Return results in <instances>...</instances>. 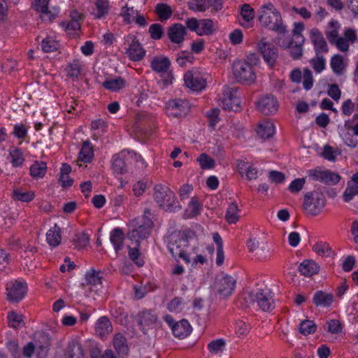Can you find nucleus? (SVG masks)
<instances>
[{
	"label": "nucleus",
	"instance_id": "72a5a7b5",
	"mask_svg": "<svg viewBox=\"0 0 358 358\" xmlns=\"http://www.w3.org/2000/svg\"><path fill=\"white\" fill-rule=\"evenodd\" d=\"M102 85L106 90L116 92L125 87L126 81L122 77H118L115 79L104 81Z\"/></svg>",
	"mask_w": 358,
	"mask_h": 358
},
{
	"label": "nucleus",
	"instance_id": "e433bc0d",
	"mask_svg": "<svg viewBox=\"0 0 358 358\" xmlns=\"http://www.w3.org/2000/svg\"><path fill=\"white\" fill-rule=\"evenodd\" d=\"M47 171V165L44 162H35L30 167V174L35 178H43Z\"/></svg>",
	"mask_w": 358,
	"mask_h": 358
},
{
	"label": "nucleus",
	"instance_id": "774afa93",
	"mask_svg": "<svg viewBox=\"0 0 358 358\" xmlns=\"http://www.w3.org/2000/svg\"><path fill=\"white\" fill-rule=\"evenodd\" d=\"M148 187V181L139 180L133 186V192L136 196L143 195Z\"/></svg>",
	"mask_w": 358,
	"mask_h": 358
},
{
	"label": "nucleus",
	"instance_id": "bb28decb",
	"mask_svg": "<svg viewBox=\"0 0 358 358\" xmlns=\"http://www.w3.org/2000/svg\"><path fill=\"white\" fill-rule=\"evenodd\" d=\"M186 103L182 100H173L167 105V110L169 115L181 116L186 113Z\"/></svg>",
	"mask_w": 358,
	"mask_h": 358
},
{
	"label": "nucleus",
	"instance_id": "f704fd0d",
	"mask_svg": "<svg viewBox=\"0 0 358 358\" xmlns=\"http://www.w3.org/2000/svg\"><path fill=\"white\" fill-rule=\"evenodd\" d=\"M83 351L80 345L74 341H71L68 344L66 358H83Z\"/></svg>",
	"mask_w": 358,
	"mask_h": 358
},
{
	"label": "nucleus",
	"instance_id": "f8f14e48",
	"mask_svg": "<svg viewBox=\"0 0 358 358\" xmlns=\"http://www.w3.org/2000/svg\"><path fill=\"white\" fill-rule=\"evenodd\" d=\"M166 34L171 43L180 47L187 35V27L182 24H173L168 28Z\"/></svg>",
	"mask_w": 358,
	"mask_h": 358
},
{
	"label": "nucleus",
	"instance_id": "052dcab7",
	"mask_svg": "<svg viewBox=\"0 0 358 358\" xmlns=\"http://www.w3.org/2000/svg\"><path fill=\"white\" fill-rule=\"evenodd\" d=\"M167 308L171 312L180 313L183 308V303L182 299L175 297L169 303Z\"/></svg>",
	"mask_w": 358,
	"mask_h": 358
},
{
	"label": "nucleus",
	"instance_id": "2eb2a0df",
	"mask_svg": "<svg viewBox=\"0 0 358 358\" xmlns=\"http://www.w3.org/2000/svg\"><path fill=\"white\" fill-rule=\"evenodd\" d=\"M259 50L263 55L265 62L271 66H273L278 57L277 48L271 43L261 41L258 44Z\"/></svg>",
	"mask_w": 358,
	"mask_h": 358
},
{
	"label": "nucleus",
	"instance_id": "de8ad7c7",
	"mask_svg": "<svg viewBox=\"0 0 358 358\" xmlns=\"http://www.w3.org/2000/svg\"><path fill=\"white\" fill-rule=\"evenodd\" d=\"M59 45L58 42L50 37L43 38L41 42V48L45 52H52L56 51L59 48Z\"/></svg>",
	"mask_w": 358,
	"mask_h": 358
},
{
	"label": "nucleus",
	"instance_id": "603ef678",
	"mask_svg": "<svg viewBox=\"0 0 358 358\" xmlns=\"http://www.w3.org/2000/svg\"><path fill=\"white\" fill-rule=\"evenodd\" d=\"M197 162L202 169H210L215 166V160L209 157L206 153L201 154L197 158Z\"/></svg>",
	"mask_w": 358,
	"mask_h": 358
},
{
	"label": "nucleus",
	"instance_id": "a18cd8bd",
	"mask_svg": "<svg viewBox=\"0 0 358 358\" xmlns=\"http://www.w3.org/2000/svg\"><path fill=\"white\" fill-rule=\"evenodd\" d=\"M42 343L38 344L36 342V350H37V355L39 358H45L48 350H49V346H50V341L49 338L47 336H42Z\"/></svg>",
	"mask_w": 358,
	"mask_h": 358
},
{
	"label": "nucleus",
	"instance_id": "f03ea898",
	"mask_svg": "<svg viewBox=\"0 0 358 358\" xmlns=\"http://www.w3.org/2000/svg\"><path fill=\"white\" fill-rule=\"evenodd\" d=\"M153 197L158 206L165 211L175 212L181 209L175 193L166 185L162 184L155 185Z\"/></svg>",
	"mask_w": 358,
	"mask_h": 358
},
{
	"label": "nucleus",
	"instance_id": "79ce46f5",
	"mask_svg": "<svg viewBox=\"0 0 358 358\" xmlns=\"http://www.w3.org/2000/svg\"><path fill=\"white\" fill-rule=\"evenodd\" d=\"M90 242V236L85 232L77 233L73 239V243L76 248L83 249L85 248Z\"/></svg>",
	"mask_w": 358,
	"mask_h": 358
},
{
	"label": "nucleus",
	"instance_id": "b1692460",
	"mask_svg": "<svg viewBox=\"0 0 358 358\" xmlns=\"http://www.w3.org/2000/svg\"><path fill=\"white\" fill-rule=\"evenodd\" d=\"M173 335L179 338H185L191 331V326L186 320H182L172 325Z\"/></svg>",
	"mask_w": 358,
	"mask_h": 358
},
{
	"label": "nucleus",
	"instance_id": "864d4df0",
	"mask_svg": "<svg viewBox=\"0 0 358 358\" xmlns=\"http://www.w3.org/2000/svg\"><path fill=\"white\" fill-rule=\"evenodd\" d=\"M10 162L13 166L17 167L22 166L24 162V157L22 151L19 149H15L10 152Z\"/></svg>",
	"mask_w": 358,
	"mask_h": 358
},
{
	"label": "nucleus",
	"instance_id": "7c9ffc66",
	"mask_svg": "<svg viewBox=\"0 0 358 358\" xmlns=\"http://www.w3.org/2000/svg\"><path fill=\"white\" fill-rule=\"evenodd\" d=\"M113 346L119 355H126L128 351L126 338L120 333L116 334L113 338Z\"/></svg>",
	"mask_w": 358,
	"mask_h": 358
},
{
	"label": "nucleus",
	"instance_id": "69168bd1",
	"mask_svg": "<svg viewBox=\"0 0 358 358\" xmlns=\"http://www.w3.org/2000/svg\"><path fill=\"white\" fill-rule=\"evenodd\" d=\"M335 24H331L326 31V36L331 44L334 43L341 36L338 34V29L334 26Z\"/></svg>",
	"mask_w": 358,
	"mask_h": 358
},
{
	"label": "nucleus",
	"instance_id": "0eeeda50",
	"mask_svg": "<svg viewBox=\"0 0 358 358\" xmlns=\"http://www.w3.org/2000/svg\"><path fill=\"white\" fill-rule=\"evenodd\" d=\"M7 299L12 303L22 300L27 292V285L25 281L15 280L7 284Z\"/></svg>",
	"mask_w": 358,
	"mask_h": 358
},
{
	"label": "nucleus",
	"instance_id": "e2e57ef3",
	"mask_svg": "<svg viewBox=\"0 0 358 358\" xmlns=\"http://www.w3.org/2000/svg\"><path fill=\"white\" fill-rule=\"evenodd\" d=\"M313 85L312 72L308 69H305L303 74V87L305 90H309Z\"/></svg>",
	"mask_w": 358,
	"mask_h": 358
},
{
	"label": "nucleus",
	"instance_id": "2f4dec72",
	"mask_svg": "<svg viewBox=\"0 0 358 358\" xmlns=\"http://www.w3.org/2000/svg\"><path fill=\"white\" fill-rule=\"evenodd\" d=\"M170 66V61L166 57H155L151 62V67L153 71L158 73L167 71Z\"/></svg>",
	"mask_w": 358,
	"mask_h": 358
},
{
	"label": "nucleus",
	"instance_id": "f3484780",
	"mask_svg": "<svg viewBox=\"0 0 358 358\" xmlns=\"http://www.w3.org/2000/svg\"><path fill=\"white\" fill-rule=\"evenodd\" d=\"M235 286V280L231 276L226 275L217 282V289L220 295L228 297L234 292Z\"/></svg>",
	"mask_w": 358,
	"mask_h": 358
},
{
	"label": "nucleus",
	"instance_id": "1a4fd4ad",
	"mask_svg": "<svg viewBox=\"0 0 358 358\" xmlns=\"http://www.w3.org/2000/svg\"><path fill=\"white\" fill-rule=\"evenodd\" d=\"M152 225V220L148 215H143L138 227L128 234L129 238L131 240L147 238L150 234Z\"/></svg>",
	"mask_w": 358,
	"mask_h": 358
},
{
	"label": "nucleus",
	"instance_id": "4468645a",
	"mask_svg": "<svg viewBox=\"0 0 358 358\" xmlns=\"http://www.w3.org/2000/svg\"><path fill=\"white\" fill-rule=\"evenodd\" d=\"M309 176L313 180L324 182L329 185H334L337 184L341 179L338 174L328 171H310Z\"/></svg>",
	"mask_w": 358,
	"mask_h": 358
},
{
	"label": "nucleus",
	"instance_id": "680f3d73",
	"mask_svg": "<svg viewBox=\"0 0 358 358\" xmlns=\"http://www.w3.org/2000/svg\"><path fill=\"white\" fill-rule=\"evenodd\" d=\"M312 66L314 70L320 73L325 66V59L322 55H316V57L311 59Z\"/></svg>",
	"mask_w": 358,
	"mask_h": 358
},
{
	"label": "nucleus",
	"instance_id": "7ed1b4c3",
	"mask_svg": "<svg viewBox=\"0 0 358 358\" xmlns=\"http://www.w3.org/2000/svg\"><path fill=\"white\" fill-rule=\"evenodd\" d=\"M273 292L267 288H259L257 290L244 294V300L248 304H257L264 312H270L275 308Z\"/></svg>",
	"mask_w": 358,
	"mask_h": 358
},
{
	"label": "nucleus",
	"instance_id": "c03bdc74",
	"mask_svg": "<svg viewBox=\"0 0 358 358\" xmlns=\"http://www.w3.org/2000/svg\"><path fill=\"white\" fill-rule=\"evenodd\" d=\"M357 194H358V185H357L355 182L349 181L347 184V187L343 194V200L345 202H349Z\"/></svg>",
	"mask_w": 358,
	"mask_h": 358
},
{
	"label": "nucleus",
	"instance_id": "338daca9",
	"mask_svg": "<svg viewBox=\"0 0 358 358\" xmlns=\"http://www.w3.org/2000/svg\"><path fill=\"white\" fill-rule=\"evenodd\" d=\"M149 33L152 38L158 40L163 35V29L159 24H152L149 28Z\"/></svg>",
	"mask_w": 358,
	"mask_h": 358
},
{
	"label": "nucleus",
	"instance_id": "3c124183",
	"mask_svg": "<svg viewBox=\"0 0 358 358\" xmlns=\"http://www.w3.org/2000/svg\"><path fill=\"white\" fill-rule=\"evenodd\" d=\"M85 280L87 285H96L101 283L100 273L95 270H90L85 274Z\"/></svg>",
	"mask_w": 358,
	"mask_h": 358
},
{
	"label": "nucleus",
	"instance_id": "a19ab883",
	"mask_svg": "<svg viewBox=\"0 0 358 358\" xmlns=\"http://www.w3.org/2000/svg\"><path fill=\"white\" fill-rule=\"evenodd\" d=\"M81 64L78 59H73L69 62L66 68V71L69 77L76 78L80 74Z\"/></svg>",
	"mask_w": 358,
	"mask_h": 358
},
{
	"label": "nucleus",
	"instance_id": "f257e3e1",
	"mask_svg": "<svg viewBox=\"0 0 358 358\" xmlns=\"http://www.w3.org/2000/svg\"><path fill=\"white\" fill-rule=\"evenodd\" d=\"M270 29L278 33V43L283 48H289L291 57L297 59L302 56V45L304 43V38L302 31L304 29L303 24H295L292 30V38H286V27L283 24H273Z\"/></svg>",
	"mask_w": 358,
	"mask_h": 358
},
{
	"label": "nucleus",
	"instance_id": "39448f33",
	"mask_svg": "<svg viewBox=\"0 0 358 358\" xmlns=\"http://www.w3.org/2000/svg\"><path fill=\"white\" fill-rule=\"evenodd\" d=\"M325 203L326 199L323 193L309 192L304 195L303 209L306 214L315 216L321 212Z\"/></svg>",
	"mask_w": 358,
	"mask_h": 358
},
{
	"label": "nucleus",
	"instance_id": "6ab92c4d",
	"mask_svg": "<svg viewBox=\"0 0 358 358\" xmlns=\"http://www.w3.org/2000/svg\"><path fill=\"white\" fill-rule=\"evenodd\" d=\"M126 153L130 154L129 151L123 150L120 153L116 154L113 157L112 169L115 174H124L127 171L125 163Z\"/></svg>",
	"mask_w": 358,
	"mask_h": 358
},
{
	"label": "nucleus",
	"instance_id": "a878e982",
	"mask_svg": "<svg viewBox=\"0 0 358 358\" xmlns=\"http://www.w3.org/2000/svg\"><path fill=\"white\" fill-rule=\"evenodd\" d=\"M124 240V234L120 228H115L111 231L110 241L113 244L116 253H118V252L123 248Z\"/></svg>",
	"mask_w": 358,
	"mask_h": 358
},
{
	"label": "nucleus",
	"instance_id": "9b49d317",
	"mask_svg": "<svg viewBox=\"0 0 358 358\" xmlns=\"http://www.w3.org/2000/svg\"><path fill=\"white\" fill-rule=\"evenodd\" d=\"M185 85L193 91H201L206 87V80L197 71H191L184 75Z\"/></svg>",
	"mask_w": 358,
	"mask_h": 358
},
{
	"label": "nucleus",
	"instance_id": "aec40b11",
	"mask_svg": "<svg viewBox=\"0 0 358 358\" xmlns=\"http://www.w3.org/2000/svg\"><path fill=\"white\" fill-rule=\"evenodd\" d=\"M312 34V41L316 55L327 53L329 48L322 34L318 31H313Z\"/></svg>",
	"mask_w": 358,
	"mask_h": 358
},
{
	"label": "nucleus",
	"instance_id": "423d86ee",
	"mask_svg": "<svg viewBox=\"0 0 358 358\" xmlns=\"http://www.w3.org/2000/svg\"><path fill=\"white\" fill-rule=\"evenodd\" d=\"M237 88L226 87L223 91V96L220 106L224 110L237 112L240 110V99L237 96Z\"/></svg>",
	"mask_w": 358,
	"mask_h": 358
},
{
	"label": "nucleus",
	"instance_id": "473e14b6",
	"mask_svg": "<svg viewBox=\"0 0 358 358\" xmlns=\"http://www.w3.org/2000/svg\"><path fill=\"white\" fill-rule=\"evenodd\" d=\"M94 156L92 146L89 141L83 143V147L79 153V159L83 162L89 163Z\"/></svg>",
	"mask_w": 358,
	"mask_h": 358
},
{
	"label": "nucleus",
	"instance_id": "5701e85b",
	"mask_svg": "<svg viewBox=\"0 0 358 358\" xmlns=\"http://www.w3.org/2000/svg\"><path fill=\"white\" fill-rule=\"evenodd\" d=\"M187 27L199 36H208L214 34L217 27L214 24H187Z\"/></svg>",
	"mask_w": 358,
	"mask_h": 358
},
{
	"label": "nucleus",
	"instance_id": "dca6fc26",
	"mask_svg": "<svg viewBox=\"0 0 358 358\" xmlns=\"http://www.w3.org/2000/svg\"><path fill=\"white\" fill-rule=\"evenodd\" d=\"M187 247V240L179 236H173L171 237L168 244V249L173 257L178 258L179 255Z\"/></svg>",
	"mask_w": 358,
	"mask_h": 358
},
{
	"label": "nucleus",
	"instance_id": "9d476101",
	"mask_svg": "<svg viewBox=\"0 0 358 358\" xmlns=\"http://www.w3.org/2000/svg\"><path fill=\"white\" fill-rule=\"evenodd\" d=\"M121 15L127 22H145V18L143 14L137 10L132 1H129L125 6L122 7Z\"/></svg>",
	"mask_w": 358,
	"mask_h": 358
},
{
	"label": "nucleus",
	"instance_id": "4c0bfd02",
	"mask_svg": "<svg viewBox=\"0 0 358 358\" xmlns=\"http://www.w3.org/2000/svg\"><path fill=\"white\" fill-rule=\"evenodd\" d=\"M238 211V205L235 202L229 204L225 214V219L229 224H235L238 222L239 219Z\"/></svg>",
	"mask_w": 358,
	"mask_h": 358
},
{
	"label": "nucleus",
	"instance_id": "20e7f679",
	"mask_svg": "<svg viewBox=\"0 0 358 358\" xmlns=\"http://www.w3.org/2000/svg\"><path fill=\"white\" fill-rule=\"evenodd\" d=\"M232 73L237 82L241 83L250 85L256 80L253 66L244 60H237L233 63Z\"/></svg>",
	"mask_w": 358,
	"mask_h": 358
},
{
	"label": "nucleus",
	"instance_id": "4d7b16f0",
	"mask_svg": "<svg viewBox=\"0 0 358 358\" xmlns=\"http://www.w3.org/2000/svg\"><path fill=\"white\" fill-rule=\"evenodd\" d=\"M224 346L225 341L223 339L213 341L208 345L210 352L213 354H218L222 352Z\"/></svg>",
	"mask_w": 358,
	"mask_h": 358
},
{
	"label": "nucleus",
	"instance_id": "8fccbe9b",
	"mask_svg": "<svg viewBox=\"0 0 358 358\" xmlns=\"http://www.w3.org/2000/svg\"><path fill=\"white\" fill-rule=\"evenodd\" d=\"M201 209V206L199 203L196 199L193 197L191 199L188 204L186 212L188 213L187 217H194L198 215Z\"/></svg>",
	"mask_w": 358,
	"mask_h": 358
},
{
	"label": "nucleus",
	"instance_id": "6e6552de",
	"mask_svg": "<svg viewBox=\"0 0 358 358\" xmlns=\"http://www.w3.org/2000/svg\"><path fill=\"white\" fill-rule=\"evenodd\" d=\"M257 19L261 22H280L282 17L280 12L271 3H266L258 10Z\"/></svg>",
	"mask_w": 358,
	"mask_h": 358
},
{
	"label": "nucleus",
	"instance_id": "49530a36",
	"mask_svg": "<svg viewBox=\"0 0 358 358\" xmlns=\"http://www.w3.org/2000/svg\"><path fill=\"white\" fill-rule=\"evenodd\" d=\"M313 250L319 255L322 257L331 256L332 251L329 245L326 242H319L313 247Z\"/></svg>",
	"mask_w": 358,
	"mask_h": 358
},
{
	"label": "nucleus",
	"instance_id": "c756f323",
	"mask_svg": "<svg viewBox=\"0 0 358 358\" xmlns=\"http://www.w3.org/2000/svg\"><path fill=\"white\" fill-rule=\"evenodd\" d=\"M46 240L50 246L56 247L59 245L61 242L60 228L57 224L48 231Z\"/></svg>",
	"mask_w": 358,
	"mask_h": 358
},
{
	"label": "nucleus",
	"instance_id": "cd10ccee",
	"mask_svg": "<svg viewBox=\"0 0 358 358\" xmlns=\"http://www.w3.org/2000/svg\"><path fill=\"white\" fill-rule=\"evenodd\" d=\"M35 197V194L33 191L25 190L22 188H15L13 191L12 198L15 201L22 202H30Z\"/></svg>",
	"mask_w": 358,
	"mask_h": 358
},
{
	"label": "nucleus",
	"instance_id": "393cba45",
	"mask_svg": "<svg viewBox=\"0 0 358 358\" xmlns=\"http://www.w3.org/2000/svg\"><path fill=\"white\" fill-rule=\"evenodd\" d=\"M257 135L262 139H268L275 134V127L273 122L266 120L260 123L257 129Z\"/></svg>",
	"mask_w": 358,
	"mask_h": 358
},
{
	"label": "nucleus",
	"instance_id": "58836bf2",
	"mask_svg": "<svg viewBox=\"0 0 358 358\" xmlns=\"http://www.w3.org/2000/svg\"><path fill=\"white\" fill-rule=\"evenodd\" d=\"M330 65L333 71L336 74H342L345 69L343 56L338 54L334 55L331 57Z\"/></svg>",
	"mask_w": 358,
	"mask_h": 358
},
{
	"label": "nucleus",
	"instance_id": "4be33fe9",
	"mask_svg": "<svg viewBox=\"0 0 358 358\" xmlns=\"http://www.w3.org/2000/svg\"><path fill=\"white\" fill-rule=\"evenodd\" d=\"M313 301L316 306L327 308L333 303L334 296L330 293L320 290L315 293Z\"/></svg>",
	"mask_w": 358,
	"mask_h": 358
},
{
	"label": "nucleus",
	"instance_id": "c9c22d12",
	"mask_svg": "<svg viewBox=\"0 0 358 358\" xmlns=\"http://www.w3.org/2000/svg\"><path fill=\"white\" fill-rule=\"evenodd\" d=\"M130 40L131 43H129V47L126 49V54L131 61L137 62L138 59L137 58V52L141 44L132 36L127 37V41L129 42Z\"/></svg>",
	"mask_w": 358,
	"mask_h": 358
},
{
	"label": "nucleus",
	"instance_id": "0e129e2a",
	"mask_svg": "<svg viewBox=\"0 0 358 358\" xmlns=\"http://www.w3.org/2000/svg\"><path fill=\"white\" fill-rule=\"evenodd\" d=\"M306 182L305 178H296L294 180L290 185H289L288 189L294 194L298 193L300 192Z\"/></svg>",
	"mask_w": 358,
	"mask_h": 358
},
{
	"label": "nucleus",
	"instance_id": "412c9836",
	"mask_svg": "<svg viewBox=\"0 0 358 358\" xmlns=\"http://www.w3.org/2000/svg\"><path fill=\"white\" fill-rule=\"evenodd\" d=\"M237 169L241 176L243 177L245 175L249 180H255L258 177V170L252 166H248L243 160L237 161Z\"/></svg>",
	"mask_w": 358,
	"mask_h": 358
},
{
	"label": "nucleus",
	"instance_id": "c85d7f7f",
	"mask_svg": "<svg viewBox=\"0 0 358 358\" xmlns=\"http://www.w3.org/2000/svg\"><path fill=\"white\" fill-rule=\"evenodd\" d=\"M299 271L305 276H311L318 272L319 266L313 260H306L299 265Z\"/></svg>",
	"mask_w": 358,
	"mask_h": 358
},
{
	"label": "nucleus",
	"instance_id": "5fc2aeb1",
	"mask_svg": "<svg viewBox=\"0 0 358 358\" xmlns=\"http://www.w3.org/2000/svg\"><path fill=\"white\" fill-rule=\"evenodd\" d=\"M140 246V242L139 241H136V247L131 248V247H129V257L130 259L135 262V263L138 266H142L144 264V262L142 259H138V257L140 255L138 248Z\"/></svg>",
	"mask_w": 358,
	"mask_h": 358
},
{
	"label": "nucleus",
	"instance_id": "ddd939ff",
	"mask_svg": "<svg viewBox=\"0 0 358 358\" xmlns=\"http://www.w3.org/2000/svg\"><path fill=\"white\" fill-rule=\"evenodd\" d=\"M258 110L265 115L275 113L278 109V103L272 95H265L257 102Z\"/></svg>",
	"mask_w": 358,
	"mask_h": 358
},
{
	"label": "nucleus",
	"instance_id": "a211bd4d",
	"mask_svg": "<svg viewBox=\"0 0 358 358\" xmlns=\"http://www.w3.org/2000/svg\"><path fill=\"white\" fill-rule=\"evenodd\" d=\"M113 331V326L110 320L103 316L99 318L95 324L96 334L102 339L106 338Z\"/></svg>",
	"mask_w": 358,
	"mask_h": 358
},
{
	"label": "nucleus",
	"instance_id": "ea45409f",
	"mask_svg": "<svg viewBox=\"0 0 358 358\" xmlns=\"http://www.w3.org/2000/svg\"><path fill=\"white\" fill-rule=\"evenodd\" d=\"M155 11L161 21L167 20L172 15L171 8L166 3H158Z\"/></svg>",
	"mask_w": 358,
	"mask_h": 358
},
{
	"label": "nucleus",
	"instance_id": "37998d69",
	"mask_svg": "<svg viewBox=\"0 0 358 358\" xmlns=\"http://www.w3.org/2000/svg\"><path fill=\"white\" fill-rule=\"evenodd\" d=\"M316 329L317 326L315 322L309 320L302 321L299 326V332L305 336L313 334Z\"/></svg>",
	"mask_w": 358,
	"mask_h": 358
},
{
	"label": "nucleus",
	"instance_id": "6e6d98bb",
	"mask_svg": "<svg viewBox=\"0 0 358 358\" xmlns=\"http://www.w3.org/2000/svg\"><path fill=\"white\" fill-rule=\"evenodd\" d=\"M96 7L97 13L96 14V18H101L108 13V1L106 0H96Z\"/></svg>",
	"mask_w": 358,
	"mask_h": 358
},
{
	"label": "nucleus",
	"instance_id": "09e8293b",
	"mask_svg": "<svg viewBox=\"0 0 358 358\" xmlns=\"http://www.w3.org/2000/svg\"><path fill=\"white\" fill-rule=\"evenodd\" d=\"M157 320V316L149 310L142 311L140 316V324L144 326H149L154 324Z\"/></svg>",
	"mask_w": 358,
	"mask_h": 358
},
{
	"label": "nucleus",
	"instance_id": "bf43d9fd",
	"mask_svg": "<svg viewBox=\"0 0 358 358\" xmlns=\"http://www.w3.org/2000/svg\"><path fill=\"white\" fill-rule=\"evenodd\" d=\"M241 15L243 19L248 22L253 20L255 10L250 4L245 3L241 7Z\"/></svg>",
	"mask_w": 358,
	"mask_h": 358
},
{
	"label": "nucleus",
	"instance_id": "13d9d810",
	"mask_svg": "<svg viewBox=\"0 0 358 358\" xmlns=\"http://www.w3.org/2000/svg\"><path fill=\"white\" fill-rule=\"evenodd\" d=\"M189 6L194 10L204 11L208 8V0H190Z\"/></svg>",
	"mask_w": 358,
	"mask_h": 358
}]
</instances>
